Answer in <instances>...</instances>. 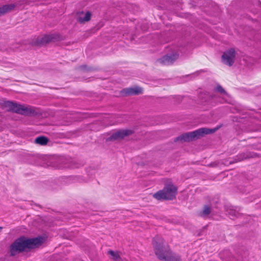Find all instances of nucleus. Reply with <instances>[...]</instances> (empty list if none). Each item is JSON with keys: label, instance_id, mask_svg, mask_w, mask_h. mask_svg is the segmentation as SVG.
I'll list each match as a JSON object with an SVG mask.
<instances>
[{"label": "nucleus", "instance_id": "obj_1", "mask_svg": "<svg viewBox=\"0 0 261 261\" xmlns=\"http://www.w3.org/2000/svg\"><path fill=\"white\" fill-rule=\"evenodd\" d=\"M155 255L162 261H181L179 255L171 251L168 245L159 236H155L152 241Z\"/></svg>", "mask_w": 261, "mask_h": 261}, {"label": "nucleus", "instance_id": "obj_2", "mask_svg": "<svg viewBox=\"0 0 261 261\" xmlns=\"http://www.w3.org/2000/svg\"><path fill=\"white\" fill-rule=\"evenodd\" d=\"M45 241L43 237L32 239L20 238L17 239L10 246V252L12 256L22 252L26 248L33 249L41 246Z\"/></svg>", "mask_w": 261, "mask_h": 261}, {"label": "nucleus", "instance_id": "obj_3", "mask_svg": "<svg viewBox=\"0 0 261 261\" xmlns=\"http://www.w3.org/2000/svg\"><path fill=\"white\" fill-rule=\"evenodd\" d=\"M3 107L8 111L13 112L24 115H33L36 113L35 109L31 106L20 105L10 101H5Z\"/></svg>", "mask_w": 261, "mask_h": 261}, {"label": "nucleus", "instance_id": "obj_4", "mask_svg": "<svg viewBox=\"0 0 261 261\" xmlns=\"http://www.w3.org/2000/svg\"><path fill=\"white\" fill-rule=\"evenodd\" d=\"M218 129V128L209 129L207 128H201L190 133L184 134L176 138L175 141L189 142L195 139L202 137L204 135L214 133Z\"/></svg>", "mask_w": 261, "mask_h": 261}, {"label": "nucleus", "instance_id": "obj_5", "mask_svg": "<svg viewBox=\"0 0 261 261\" xmlns=\"http://www.w3.org/2000/svg\"><path fill=\"white\" fill-rule=\"evenodd\" d=\"M177 190V188L173 185L167 184L162 190L154 193L153 196L158 200H172L175 197Z\"/></svg>", "mask_w": 261, "mask_h": 261}, {"label": "nucleus", "instance_id": "obj_6", "mask_svg": "<svg viewBox=\"0 0 261 261\" xmlns=\"http://www.w3.org/2000/svg\"><path fill=\"white\" fill-rule=\"evenodd\" d=\"M235 57V50L231 48L223 53L222 60L223 63L231 66L234 63Z\"/></svg>", "mask_w": 261, "mask_h": 261}, {"label": "nucleus", "instance_id": "obj_7", "mask_svg": "<svg viewBox=\"0 0 261 261\" xmlns=\"http://www.w3.org/2000/svg\"><path fill=\"white\" fill-rule=\"evenodd\" d=\"M133 133L131 130L124 129L120 130L115 133H114L109 138V140H115L119 139H122L124 137L129 136Z\"/></svg>", "mask_w": 261, "mask_h": 261}, {"label": "nucleus", "instance_id": "obj_8", "mask_svg": "<svg viewBox=\"0 0 261 261\" xmlns=\"http://www.w3.org/2000/svg\"><path fill=\"white\" fill-rule=\"evenodd\" d=\"M178 54L176 53L169 54L164 56L160 60V62L165 64L169 65L175 61L178 57Z\"/></svg>", "mask_w": 261, "mask_h": 261}, {"label": "nucleus", "instance_id": "obj_9", "mask_svg": "<svg viewBox=\"0 0 261 261\" xmlns=\"http://www.w3.org/2000/svg\"><path fill=\"white\" fill-rule=\"evenodd\" d=\"M142 93V89L139 87H135L123 89L121 93L123 95H138Z\"/></svg>", "mask_w": 261, "mask_h": 261}, {"label": "nucleus", "instance_id": "obj_10", "mask_svg": "<svg viewBox=\"0 0 261 261\" xmlns=\"http://www.w3.org/2000/svg\"><path fill=\"white\" fill-rule=\"evenodd\" d=\"M108 254L110 255V258L112 261H123L117 251L109 250Z\"/></svg>", "mask_w": 261, "mask_h": 261}, {"label": "nucleus", "instance_id": "obj_11", "mask_svg": "<svg viewBox=\"0 0 261 261\" xmlns=\"http://www.w3.org/2000/svg\"><path fill=\"white\" fill-rule=\"evenodd\" d=\"M15 6L13 4L7 5L0 7V16L7 13L9 11L14 8Z\"/></svg>", "mask_w": 261, "mask_h": 261}, {"label": "nucleus", "instance_id": "obj_12", "mask_svg": "<svg viewBox=\"0 0 261 261\" xmlns=\"http://www.w3.org/2000/svg\"><path fill=\"white\" fill-rule=\"evenodd\" d=\"M48 142V139L44 136L38 137L36 138L35 142L36 144H40L41 145H46Z\"/></svg>", "mask_w": 261, "mask_h": 261}, {"label": "nucleus", "instance_id": "obj_13", "mask_svg": "<svg viewBox=\"0 0 261 261\" xmlns=\"http://www.w3.org/2000/svg\"><path fill=\"white\" fill-rule=\"evenodd\" d=\"M54 36L52 35H48L44 36L40 42V44H45L49 42H51L53 41Z\"/></svg>", "mask_w": 261, "mask_h": 261}, {"label": "nucleus", "instance_id": "obj_14", "mask_svg": "<svg viewBox=\"0 0 261 261\" xmlns=\"http://www.w3.org/2000/svg\"><path fill=\"white\" fill-rule=\"evenodd\" d=\"M211 207L209 206H207V205H205V206H204L202 211L201 212V215L202 216L204 217V216H206L208 215V214H210L211 213Z\"/></svg>", "mask_w": 261, "mask_h": 261}, {"label": "nucleus", "instance_id": "obj_15", "mask_svg": "<svg viewBox=\"0 0 261 261\" xmlns=\"http://www.w3.org/2000/svg\"><path fill=\"white\" fill-rule=\"evenodd\" d=\"M91 13L89 12H87L85 14V17L82 18V17H80L79 18V21L81 22H83L84 21H88L91 18Z\"/></svg>", "mask_w": 261, "mask_h": 261}, {"label": "nucleus", "instance_id": "obj_16", "mask_svg": "<svg viewBox=\"0 0 261 261\" xmlns=\"http://www.w3.org/2000/svg\"><path fill=\"white\" fill-rule=\"evenodd\" d=\"M216 90L220 92V93H224L225 94L226 93L224 89L220 85H218L217 87L216 88Z\"/></svg>", "mask_w": 261, "mask_h": 261}, {"label": "nucleus", "instance_id": "obj_17", "mask_svg": "<svg viewBox=\"0 0 261 261\" xmlns=\"http://www.w3.org/2000/svg\"><path fill=\"white\" fill-rule=\"evenodd\" d=\"M74 167H76V166H74L69 165H64V166H62L60 167V168H74Z\"/></svg>", "mask_w": 261, "mask_h": 261}, {"label": "nucleus", "instance_id": "obj_18", "mask_svg": "<svg viewBox=\"0 0 261 261\" xmlns=\"http://www.w3.org/2000/svg\"><path fill=\"white\" fill-rule=\"evenodd\" d=\"M3 229V227H0V232L1 231L2 229Z\"/></svg>", "mask_w": 261, "mask_h": 261}]
</instances>
